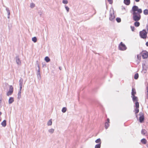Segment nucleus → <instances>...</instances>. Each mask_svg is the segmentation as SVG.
Returning <instances> with one entry per match:
<instances>
[{"label":"nucleus","mask_w":148,"mask_h":148,"mask_svg":"<svg viewBox=\"0 0 148 148\" xmlns=\"http://www.w3.org/2000/svg\"><path fill=\"white\" fill-rule=\"evenodd\" d=\"M16 62L18 65H20L21 64V61L19 57L18 56H17L15 57Z\"/></svg>","instance_id":"0eeeda50"},{"label":"nucleus","mask_w":148,"mask_h":148,"mask_svg":"<svg viewBox=\"0 0 148 148\" xmlns=\"http://www.w3.org/2000/svg\"><path fill=\"white\" fill-rule=\"evenodd\" d=\"M135 107H136V108H139V102H136Z\"/></svg>","instance_id":"473e14b6"},{"label":"nucleus","mask_w":148,"mask_h":148,"mask_svg":"<svg viewBox=\"0 0 148 148\" xmlns=\"http://www.w3.org/2000/svg\"><path fill=\"white\" fill-rule=\"evenodd\" d=\"M133 102H138V98L135 95L131 96Z\"/></svg>","instance_id":"9d476101"},{"label":"nucleus","mask_w":148,"mask_h":148,"mask_svg":"<svg viewBox=\"0 0 148 148\" xmlns=\"http://www.w3.org/2000/svg\"><path fill=\"white\" fill-rule=\"evenodd\" d=\"M22 87H21V88L20 87L19 90V91L18 93H19V94H21V90H22Z\"/></svg>","instance_id":"a19ab883"},{"label":"nucleus","mask_w":148,"mask_h":148,"mask_svg":"<svg viewBox=\"0 0 148 148\" xmlns=\"http://www.w3.org/2000/svg\"><path fill=\"white\" fill-rule=\"evenodd\" d=\"M38 69L37 71V73H40V69L39 65H38Z\"/></svg>","instance_id":"79ce46f5"},{"label":"nucleus","mask_w":148,"mask_h":148,"mask_svg":"<svg viewBox=\"0 0 148 148\" xmlns=\"http://www.w3.org/2000/svg\"><path fill=\"white\" fill-rule=\"evenodd\" d=\"M66 110V108L65 107L63 108L62 109V111L63 112H65Z\"/></svg>","instance_id":"f704fd0d"},{"label":"nucleus","mask_w":148,"mask_h":148,"mask_svg":"<svg viewBox=\"0 0 148 148\" xmlns=\"http://www.w3.org/2000/svg\"><path fill=\"white\" fill-rule=\"evenodd\" d=\"M6 10L8 13V15H10V10H9L8 8H6Z\"/></svg>","instance_id":"bb28decb"},{"label":"nucleus","mask_w":148,"mask_h":148,"mask_svg":"<svg viewBox=\"0 0 148 148\" xmlns=\"http://www.w3.org/2000/svg\"><path fill=\"white\" fill-rule=\"evenodd\" d=\"M52 124V119H50L48 122L47 125H51Z\"/></svg>","instance_id":"393cba45"},{"label":"nucleus","mask_w":148,"mask_h":148,"mask_svg":"<svg viewBox=\"0 0 148 148\" xmlns=\"http://www.w3.org/2000/svg\"><path fill=\"white\" fill-rule=\"evenodd\" d=\"M146 90H147V92H148V86H147L146 87Z\"/></svg>","instance_id":"49530a36"},{"label":"nucleus","mask_w":148,"mask_h":148,"mask_svg":"<svg viewBox=\"0 0 148 148\" xmlns=\"http://www.w3.org/2000/svg\"><path fill=\"white\" fill-rule=\"evenodd\" d=\"M42 66L44 67V66H45L46 65L45 64H43V63H42Z\"/></svg>","instance_id":"09e8293b"},{"label":"nucleus","mask_w":148,"mask_h":148,"mask_svg":"<svg viewBox=\"0 0 148 148\" xmlns=\"http://www.w3.org/2000/svg\"><path fill=\"white\" fill-rule=\"evenodd\" d=\"M130 28H131V30L132 31H133V32L135 30V27L134 26H130Z\"/></svg>","instance_id":"4c0bfd02"},{"label":"nucleus","mask_w":148,"mask_h":148,"mask_svg":"<svg viewBox=\"0 0 148 148\" xmlns=\"http://www.w3.org/2000/svg\"><path fill=\"white\" fill-rule=\"evenodd\" d=\"M101 144H99L96 145L95 146V148H100Z\"/></svg>","instance_id":"c85d7f7f"},{"label":"nucleus","mask_w":148,"mask_h":148,"mask_svg":"<svg viewBox=\"0 0 148 148\" xmlns=\"http://www.w3.org/2000/svg\"><path fill=\"white\" fill-rule=\"evenodd\" d=\"M147 32L146 29H144L142 31L139 32V35L141 38L143 39H145L147 37Z\"/></svg>","instance_id":"f03ea898"},{"label":"nucleus","mask_w":148,"mask_h":148,"mask_svg":"<svg viewBox=\"0 0 148 148\" xmlns=\"http://www.w3.org/2000/svg\"><path fill=\"white\" fill-rule=\"evenodd\" d=\"M8 15V18H10V15Z\"/></svg>","instance_id":"603ef678"},{"label":"nucleus","mask_w":148,"mask_h":148,"mask_svg":"<svg viewBox=\"0 0 148 148\" xmlns=\"http://www.w3.org/2000/svg\"><path fill=\"white\" fill-rule=\"evenodd\" d=\"M36 74L38 79H40L41 77L40 73H37Z\"/></svg>","instance_id":"5701e85b"},{"label":"nucleus","mask_w":148,"mask_h":148,"mask_svg":"<svg viewBox=\"0 0 148 148\" xmlns=\"http://www.w3.org/2000/svg\"><path fill=\"white\" fill-rule=\"evenodd\" d=\"M116 21L118 23H120L121 21V18L119 17H117L116 18Z\"/></svg>","instance_id":"a878e982"},{"label":"nucleus","mask_w":148,"mask_h":148,"mask_svg":"<svg viewBox=\"0 0 148 148\" xmlns=\"http://www.w3.org/2000/svg\"><path fill=\"white\" fill-rule=\"evenodd\" d=\"M140 54L142 55V58L143 59H146L148 58V52L146 50H143Z\"/></svg>","instance_id":"20e7f679"},{"label":"nucleus","mask_w":148,"mask_h":148,"mask_svg":"<svg viewBox=\"0 0 148 148\" xmlns=\"http://www.w3.org/2000/svg\"><path fill=\"white\" fill-rule=\"evenodd\" d=\"M12 102H9L10 103H11Z\"/></svg>","instance_id":"5fc2aeb1"},{"label":"nucleus","mask_w":148,"mask_h":148,"mask_svg":"<svg viewBox=\"0 0 148 148\" xmlns=\"http://www.w3.org/2000/svg\"><path fill=\"white\" fill-rule=\"evenodd\" d=\"M140 116L139 118V121L140 123H142L144 120V116L143 114H140Z\"/></svg>","instance_id":"1a4fd4ad"},{"label":"nucleus","mask_w":148,"mask_h":148,"mask_svg":"<svg viewBox=\"0 0 148 148\" xmlns=\"http://www.w3.org/2000/svg\"><path fill=\"white\" fill-rule=\"evenodd\" d=\"M59 69H60V70H61V68H59Z\"/></svg>","instance_id":"4d7b16f0"},{"label":"nucleus","mask_w":148,"mask_h":148,"mask_svg":"<svg viewBox=\"0 0 148 148\" xmlns=\"http://www.w3.org/2000/svg\"><path fill=\"white\" fill-rule=\"evenodd\" d=\"M21 97V94L18 93V99H19Z\"/></svg>","instance_id":"58836bf2"},{"label":"nucleus","mask_w":148,"mask_h":148,"mask_svg":"<svg viewBox=\"0 0 148 148\" xmlns=\"http://www.w3.org/2000/svg\"><path fill=\"white\" fill-rule=\"evenodd\" d=\"M145 129H143L141 131V133L143 135H145L147 133Z\"/></svg>","instance_id":"4be33fe9"},{"label":"nucleus","mask_w":148,"mask_h":148,"mask_svg":"<svg viewBox=\"0 0 148 148\" xmlns=\"http://www.w3.org/2000/svg\"><path fill=\"white\" fill-rule=\"evenodd\" d=\"M137 58L139 60H140L141 59V55L140 54L137 55Z\"/></svg>","instance_id":"c9c22d12"},{"label":"nucleus","mask_w":148,"mask_h":148,"mask_svg":"<svg viewBox=\"0 0 148 148\" xmlns=\"http://www.w3.org/2000/svg\"><path fill=\"white\" fill-rule=\"evenodd\" d=\"M32 40L34 42H36L37 41V38L35 36L32 38Z\"/></svg>","instance_id":"aec40b11"},{"label":"nucleus","mask_w":148,"mask_h":148,"mask_svg":"<svg viewBox=\"0 0 148 148\" xmlns=\"http://www.w3.org/2000/svg\"><path fill=\"white\" fill-rule=\"evenodd\" d=\"M115 17L114 15V11L113 10V12L112 14L111 13H110V15L109 18V19L111 21H113V20L114 19Z\"/></svg>","instance_id":"423d86ee"},{"label":"nucleus","mask_w":148,"mask_h":148,"mask_svg":"<svg viewBox=\"0 0 148 148\" xmlns=\"http://www.w3.org/2000/svg\"><path fill=\"white\" fill-rule=\"evenodd\" d=\"M2 113L0 111V116L1 115Z\"/></svg>","instance_id":"864d4df0"},{"label":"nucleus","mask_w":148,"mask_h":148,"mask_svg":"<svg viewBox=\"0 0 148 148\" xmlns=\"http://www.w3.org/2000/svg\"><path fill=\"white\" fill-rule=\"evenodd\" d=\"M108 1L110 4H112L113 3V0H108Z\"/></svg>","instance_id":"ea45409f"},{"label":"nucleus","mask_w":148,"mask_h":148,"mask_svg":"<svg viewBox=\"0 0 148 148\" xmlns=\"http://www.w3.org/2000/svg\"><path fill=\"white\" fill-rule=\"evenodd\" d=\"M136 2H138L140 1V0H134Z\"/></svg>","instance_id":"de8ad7c7"},{"label":"nucleus","mask_w":148,"mask_h":148,"mask_svg":"<svg viewBox=\"0 0 148 148\" xmlns=\"http://www.w3.org/2000/svg\"><path fill=\"white\" fill-rule=\"evenodd\" d=\"M139 77V75L138 73L135 74L134 76V78L135 79H138Z\"/></svg>","instance_id":"6ab92c4d"},{"label":"nucleus","mask_w":148,"mask_h":148,"mask_svg":"<svg viewBox=\"0 0 148 148\" xmlns=\"http://www.w3.org/2000/svg\"><path fill=\"white\" fill-rule=\"evenodd\" d=\"M141 143L144 144H146L147 143V141L146 140L145 138H143L141 140Z\"/></svg>","instance_id":"dca6fc26"},{"label":"nucleus","mask_w":148,"mask_h":148,"mask_svg":"<svg viewBox=\"0 0 148 148\" xmlns=\"http://www.w3.org/2000/svg\"><path fill=\"white\" fill-rule=\"evenodd\" d=\"M95 142L96 143H99V144H101V140L100 138H98L96 140Z\"/></svg>","instance_id":"b1692460"},{"label":"nucleus","mask_w":148,"mask_h":148,"mask_svg":"<svg viewBox=\"0 0 148 148\" xmlns=\"http://www.w3.org/2000/svg\"><path fill=\"white\" fill-rule=\"evenodd\" d=\"M142 12L141 9L139 8L136 5H134L130 11V13L132 14V18L134 21H139L141 18L140 14Z\"/></svg>","instance_id":"f257e3e1"},{"label":"nucleus","mask_w":148,"mask_h":148,"mask_svg":"<svg viewBox=\"0 0 148 148\" xmlns=\"http://www.w3.org/2000/svg\"><path fill=\"white\" fill-rule=\"evenodd\" d=\"M19 85L20 87L21 88V87H22V86L23 84V79L22 78H21L19 80Z\"/></svg>","instance_id":"9b49d317"},{"label":"nucleus","mask_w":148,"mask_h":148,"mask_svg":"<svg viewBox=\"0 0 148 148\" xmlns=\"http://www.w3.org/2000/svg\"><path fill=\"white\" fill-rule=\"evenodd\" d=\"M143 13L145 15H147L148 14V10L147 9H145L143 11Z\"/></svg>","instance_id":"412c9836"},{"label":"nucleus","mask_w":148,"mask_h":148,"mask_svg":"<svg viewBox=\"0 0 148 148\" xmlns=\"http://www.w3.org/2000/svg\"><path fill=\"white\" fill-rule=\"evenodd\" d=\"M35 6V4L33 3H31L30 7L31 8H33Z\"/></svg>","instance_id":"c756f323"},{"label":"nucleus","mask_w":148,"mask_h":148,"mask_svg":"<svg viewBox=\"0 0 148 148\" xmlns=\"http://www.w3.org/2000/svg\"><path fill=\"white\" fill-rule=\"evenodd\" d=\"M62 3L64 4H66L68 3V1L67 0H63Z\"/></svg>","instance_id":"72a5a7b5"},{"label":"nucleus","mask_w":148,"mask_h":148,"mask_svg":"<svg viewBox=\"0 0 148 148\" xmlns=\"http://www.w3.org/2000/svg\"><path fill=\"white\" fill-rule=\"evenodd\" d=\"M2 126L3 127H5L6 125V121L5 120H4L1 123Z\"/></svg>","instance_id":"f3484780"},{"label":"nucleus","mask_w":148,"mask_h":148,"mask_svg":"<svg viewBox=\"0 0 148 148\" xmlns=\"http://www.w3.org/2000/svg\"><path fill=\"white\" fill-rule=\"evenodd\" d=\"M13 92V87L12 85L10 86L7 95L9 96L12 94Z\"/></svg>","instance_id":"39448f33"},{"label":"nucleus","mask_w":148,"mask_h":148,"mask_svg":"<svg viewBox=\"0 0 148 148\" xmlns=\"http://www.w3.org/2000/svg\"><path fill=\"white\" fill-rule=\"evenodd\" d=\"M14 101V98L12 97H10L8 102H13Z\"/></svg>","instance_id":"7c9ffc66"},{"label":"nucleus","mask_w":148,"mask_h":148,"mask_svg":"<svg viewBox=\"0 0 148 148\" xmlns=\"http://www.w3.org/2000/svg\"><path fill=\"white\" fill-rule=\"evenodd\" d=\"M122 10H123V9H125V8L124 7H123L122 8Z\"/></svg>","instance_id":"3c124183"},{"label":"nucleus","mask_w":148,"mask_h":148,"mask_svg":"<svg viewBox=\"0 0 148 148\" xmlns=\"http://www.w3.org/2000/svg\"><path fill=\"white\" fill-rule=\"evenodd\" d=\"M65 7L66 10L67 12H68L69 11V8L68 6H66V5H65Z\"/></svg>","instance_id":"2f4dec72"},{"label":"nucleus","mask_w":148,"mask_h":148,"mask_svg":"<svg viewBox=\"0 0 148 148\" xmlns=\"http://www.w3.org/2000/svg\"><path fill=\"white\" fill-rule=\"evenodd\" d=\"M110 121L109 119L108 118L107 119V122H106L105 123V128L106 129H108V127L110 126Z\"/></svg>","instance_id":"6e6552de"},{"label":"nucleus","mask_w":148,"mask_h":148,"mask_svg":"<svg viewBox=\"0 0 148 148\" xmlns=\"http://www.w3.org/2000/svg\"><path fill=\"white\" fill-rule=\"evenodd\" d=\"M142 67L143 70L146 71L148 67L146 66L145 63L142 64Z\"/></svg>","instance_id":"4468645a"},{"label":"nucleus","mask_w":148,"mask_h":148,"mask_svg":"<svg viewBox=\"0 0 148 148\" xmlns=\"http://www.w3.org/2000/svg\"><path fill=\"white\" fill-rule=\"evenodd\" d=\"M145 45L147 46L148 47V41L146 43Z\"/></svg>","instance_id":"c03bdc74"},{"label":"nucleus","mask_w":148,"mask_h":148,"mask_svg":"<svg viewBox=\"0 0 148 148\" xmlns=\"http://www.w3.org/2000/svg\"><path fill=\"white\" fill-rule=\"evenodd\" d=\"M36 64L37 65V66H38V65H39L38 63V60H37L36 61Z\"/></svg>","instance_id":"37998d69"},{"label":"nucleus","mask_w":148,"mask_h":148,"mask_svg":"<svg viewBox=\"0 0 148 148\" xmlns=\"http://www.w3.org/2000/svg\"><path fill=\"white\" fill-rule=\"evenodd\" d=\"M146 29H147V30L148 31V25H147L146 27Z\"/></svg>","instance_id":"a18cd8bd"},{"label":"nucleus","mask_w":148,"mask_h":148,"mask_svg":"<svg viewBox=\"0 0 148 148\" xmlns=\"http://www.w3.org/2000/svg\"><path fill=\"white\" fill-rule=\"evenodd\" d=\"M59 69H60V70H61V68H59Z\"/></svg>","instance_id":"6e6d98bb"},{"label":"nucleus","mask_w":148,"mask_h":148,"mask_svg":"<svg viewBox=\"0 0 148 148\" xmlns=\"http://www.w3.org/2000/svg\"><path fill=\"white\" fill-rule=\"evenodd\" d=\"M135 22L134 23V25L136 27H138L140 25V23L138 21H134Z\"/></svg>","instance_id":"ddd939ff"},{"label":"nucleus","mask_w":148,"mask_h":148,"mask_svg":"<svg viewBox=\"0 0 148 148\" xmlns=\"http://www.w3.org/2000/svg\"><path fill=\"white\" fill-rule=\"evenodd\" d=\"M45 60L47 62H48L50 61V59L48 56H46L45 58Z\"/></svg>","instance_id":"a211bd4d"},{"label":"nucleus","mask_w":148,"mask_h":148,"mask_svg":"<svg viewBox=\"0 0 148 148\" xmlns=\"http://www.w3.org/2000/svg\"><path fill=\"white\" fill-rule=\"evenodd\" d=\"M124 3L126 5H129L130 3V0H124Z\"/></svg>","instance_id":"f8f14e48"},{"label":"nucleus","mask_w":148,"mask_h":148,"mask_svg":"<svg viewBox=\"0 0 148 148\" xmlns=\"http://www.w3.org/2000/svg\"><path fill=\"white\" fill-rule=\"evenodd\" d=\"M136 91L135 88H132V91L131 92L132 96H134L136 94Z\"/></svg>","instance_id":"2eb2a0df"},{"label":"nucleus","mask_w":148,"mask_h":148,"mask_svg":"<svg viewBox=\"0 0 148 148\" xmlns=\"http://www.w3.org/2000/svg\"><path fill=\"white\" fill-rule=\"evenodd\" d=\"M119 49L121 51H125L127 49V47L124 44L121 42L119 45Z\"/></svg>","instance_id":"7ed1b4c3"},{"label":"nucleus","mask_w":148,"mask_h":148,"mask_svg":"<svg viewBox=\"0 0 148 148\" xmlns=\"http://www.w3.org/2000/svg\"><path fill=\"white\" fill-rule=\"evenodd\" d=\"M147 99H148V92H147Z\"/></svg>","instance_id":"8fccbe9b"},{"label":"nucleus","mask_w":148,"mask_h":148,"mask_svg":"<svg viewBox=\"0 0 148 148\" xmlns=\"http://www.w3.org/2000/svg\"><path fill=\"white\" fill-rule=\"evenodd\" d=\"M134 111L135 114H136L138 113L139 111V108H136L135 109Z\"/></svg>","instance_id":"cd10ccee"},{"label":"nucleus","mask_w":148,"mask_h":148,"mask_svg":"<svg viewBox=\"0 0 148 148\" xmlns=\"http://www.w3.org/2000/svg\"><path fill=\"white\" fill-rule=\"evenodd\" d=\"M54 132V130L53 129H51L49 130V132L51 133H53Z\"/></svg>","instance_id":"e433bc0d"}]
</instances>
